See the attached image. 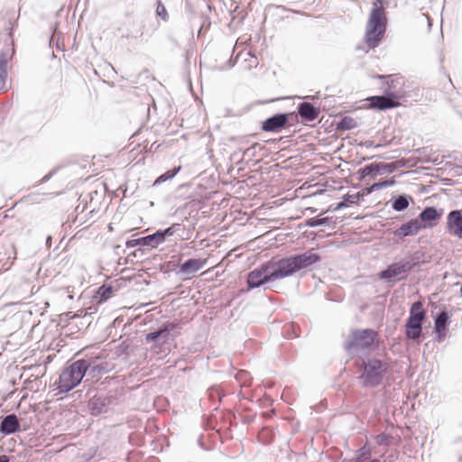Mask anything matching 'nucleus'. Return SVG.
<instances>
[{
  "label": "nucleus",
  "instance_id": "11",
  "mask_svg": "<svg viewBox=\"0 0 462 462\" xmlns=\"http://www.w3.org/2000/svg\"><path fill=\"white\" fill-rule=\"evenodd\" d=\"M375 78L383 80V92L391 94L395 99L401 102L402 99L406 97V91L403 88V78L393 75H376Z\"/></svg>",
  "mask_w": 462,
  "mask_h": 462
},
{
  "label": "nucleus",
  "instance_id": "48",
  "mask_svg": "<svg viewBox=\"0 0 462 462\" xmlns=\"http://www.w3.org/2000/svg\"><path fill=\"white\" fill-rule=\"evenodd\" d=\"M318 97L317 96H308L307 98L309 99H311V100H314L316 99Z\"/></svg>",
  "mask_w": 462,
  "mask_h": 462
},
{
  "label": "nucleus",
  "instance_id": "29",
  "mask_svg": "<svg viewBox=\"0 0 462 462\" xmlns=\"http://www.w3.org/2000/svg\"><path fill=\"white\" fill-rule=\"evenodd\" d=\"M376 170L377 169H376L375 162L367 164L364 168L359 169L357 171L358 180L362 181L368 176L372 177V178H375L378 175Z\"/></svg>",
  "mask_w": 462,
  "mask_h": 462
},
{
  "label": "nucleus",
  "instance_id": "40",
  "mask_svg": "<svg viewBox=\"0 0 462 462\" xmlns=\"http://www.w3.org/2000/svg\"><path fill=\"white\" fill-rule=\"evenodd\" d=\"M57 170L53 169L51 170L48 174H46L42 179H41L37 183H44L47 182L55 173Z\"/></svg>",
  "mask_w": 462,
  "mask_h": 462
},
{
  "label": "nucleus",
  "instance_id": "51",
  "mask_svg": "<svg viewBox=\"0 0 462 462\" xmlns=\"http://www.w3.org/2000/svg\"><path fill=\"white\" fill-rule=\"evenodd\" d=\"M266 432H269V430H263L262 432H261V435H263V434H264Z\"/></svg>",
  "mask_w": 462,
  "mask_h": 462
},
{
  "label": "nucleus",
  "instance_id": "7",
  "mask_svg": "<svg viewBox=\"0 0 462 462\" xmlns=\"http://www.w3.org/2000/svg\"><path fill=\"white\" fill-rule=\"evenodd\" d=\"M181 225L174 223L164 229H158L155 232L149 234L139 238L131 239L126 241L125 245L127 248L135 246H143L147 249H155L166 242L167 238L172 236L177 231L180 229Z\"/></svg>",
  "mask_w": 462,
  "mask_h": 462
},
{
  "label": "nucleus",
  "instance_id": "37",
  "mask_svg": "<svg viewBox=\"0 0 462 462\" xmlns=\"http://www.w3.org/2000/svg\"><path fill=\"white\" fill-rule=\"evenodd\" d=\"M376 443L379 445H389L391 443L390 437L386 434H380L375 437Z\"/></svg>",
  "mask_w": 462,
  "mask_h": 462
},
{
  "label": "nucleus",
  "instance_id": "44",
  "mask_svg": "<svg viewBox=\"0 0 462 462\" xmlns=\"http://www.w3.org/2000/svg\"><path fill=\"white\" fill-rule=\"evenodd\" d=\"M227 65H228V68H233L235 65H236V60H233L232 58H230L228 60H227Z\"/></svg>",
  "mask_w": 462,
  "mask_h": 462
},
{
  "label": "nucleus",
  "instance_id": "16",
  "mask_svg": "<svg viewBox=\"0 0 462 462\" xmlns=\"http://www.w3.org/2000/svg\"><path fill=\"white\" fill-rule=\"evenodd\" d=\"M447 231L453 236L462 239V211L451 210L447 217Z\"/></svg>",
  "mask_w": 462,
  "mask_h": 462
},
{
  "label": "nucleus",
  "instance_id": "26",
  "mask_svg": "<svg viewBox=\"0 0 462 462\" xmlns=\"http://www.w3.org/2000/svg\"><path fill=\"white\" fill-rule=\"evenodd\" d=\"M304 226H309V227L328 226L329 227L334 228L336 226V221L333 219L332 217H314L306 219Z\"/></svg>",
  "mask_w": 462,
  "mask_h": 462
},
{
  "label": "nucleus",
  "instance_id": "15",
  "mask_svg": "<svg viewBox=\"0 0 462 462\" xmlns=\"http://www.w3.org/2000/svg\"><path fill=\"white\" fill-rule=\"evenodd\" d=\"M441 217L437 208L433 206L425 207L416 217L417 221L420 225L421 229L431 228L435 226Z\"/></svg>",
  "mask_w": 462,
  "mask_h": 462
},
{
  "label": "nucleus",
  "instance_id": "4",
  "mask_svg": "<svg viewBox=\"0 0 462 462\" xmlns=\"http://www.w3.org/2000/svg\"><path fill=\"white\" fill-rule=\"evenodd\" d=\"M277 269L282 279L292 276L298 272L309 269L321 262V256L315 252L314 248L306 250L300 254H294L276 261Z\"/></svg>",
  "mask_w": 462,
  "mask_h": 462
},
{
  "label": "nucleus",
  "instance_id": "55",
  "mask_svg": "<svg viewBox=\"0 0 462 462\" xmlns=\"http://www.w3.org/2000/svg\"><path fill=\"white\" fill-rule=\"evenodd\" d=\"M38 186V184H34L33 186L31 187V189H34Z\"/></svg>",
  "mask_w": 462,
  "mask_h": 462
},
{
  "label": "nucleus",
  "instance_id": "34",
  "mask_svg": "<svg viewBox=\"0 0 462 462\" xmlns=\"http://www.w3.org/2000/svg\"><path fill=\"white\" fill-rule=\"evenodd\" d=\"M155 14L157 17L161 18L163 22H168L170 19L168 11L161 0L156 1Z\"/></svg>",
  "mask_w": 462,
  "mask_h": 462
},
{
  "label": "nucleus",
  "instance_id": "23",
  "mask_svg": "<svg viewBox=\"0 0 462 462\" xmlns=\"http://www.w3.org/2000/svg\"><path fill=\"white\" fill-rule=\"evenodd\" d=\"M19 430V421L14 414L6 415L0 421V432L5 435H10Z\"/></svg>",
  "mask_w": 462,
  "mask_h": 462
},
{
  "label": "nucleus",
  "instance_id": "20",
  "mask_svg": "<svg viewBox=\"0 0 462 462\" xmlns=\"http://www.w3.org/2000/svg\"><path fill=\"white\" fill-rule=\"evenodd\" d=\"M364 190L362 189L359 192L355 194H346L342 197V200L338 203L332 204L328 207L327 212H335L345 208L349 207L350 205H357L361 199L365 197Z\"/></svg>",
  "mask_w": 462,
  "mask_h": 462
},
{
  "label": "nucleus",
  "instance_id": "53",
  "mask_svg": "<svg viewBox=\"0 0 462 462\" xmlns=\"http://www.w3.org/2000/svg\"><path fill=\"white\" fill-rule=\"evenodd\" d=\"M34 194H35V192H32V193L31 192V193H30V196H31V197H32V195H34ZM32 199H32V198H31V200H32Z\"/></svg>",
  "mask_w": 462,
  "mask_h": 462
},
{
  "label": "nucleus",
  "instance_id": "13",
  "mask_svg": "<svg viewBox=\"0 0 462 462\" xmlns=\"http://www.w3.org/2000/svg\"><path fill=\"white\" fill-rule=\"evenodd\" d=\"M367 101L371 108L378 111H384L401 106L400 101L386 92H383V95L369 97Z\"/></svg>",
  "mask_w": 462,
  "mask_h": 462
},
{
  "label": "nucleus",
  "instance_id": "45",
  "mask_svg": "<svg viewBox=\"0 0 462 462\" xmlns=\"http://www.w3.org/2000/svg\"><path fill=\"white\" fill-rule=\"evenodd\" d=\"M45 243H46V246H47L48 248H49V247H51V236H48L46 237V241H45Z\"/></svg>",
  "mask_w": 462,
  "mask_h": 462
},
{
  "label": "nucleus",
  "instance_id": "52",
  "mask_svg": "<svg viewBox=\"0 0 462 462\" xmlns=\"http://www.w3.org/2000/svg\"><path fill=\"white\" fill-rule=\"evenodd\" d=\"M88 404L96 405V404H97V402H92L91 401H88Z\"/></svg>",
  "mask_w": 462,
  "mask_h": 462
},
{
  "label": "nucleus",
  "instance_id": "3",
  "mask_svg": "<svg viewBox=\"0 0 462 462\" xmlns=\"http://www.w3.org/2000/svg\"><path fill=\"white\" fill-rule=\"evenodd\" d=\"M386 0H375L366 23L365 42L371 49L377 47L386 32L387 17L383 6Z\"/></svg>",
  "mask_w": 462,
  "mask_h": 462
},
{
  "label": "nucleus",
  "instance_id": "43",
  "mask_svg": "<svg viewBox=\"0 0 462 462\" xmlns=\"http://www.w3.org/2000/svg\"><path fill=\"white\" fill-rule=\"evenodd\" d=\"M57 27H58V23H55L54 25L51 26V36L50 38V44H51L53 42L54 37L57 33Z\"/></svg>",
  "mask_w": 462,
  "mask_h": 462
},
{
  "label": "nucleus",
  "instance_id": "49",
  "mask_svg": "<svg viewBox=\"0 0 462 462\" xmlns=\"http://www.w3.org/2000/svg\"><path fill=\"white\" fill-rule=\"evenodd\" d=\"M34 287H35V286L31 287V296H32V295H33V290H34Z\"/></svg>",
  "mask_w": 462,
  "mask_h": 462
},
{
  "label": "nucleus",
  "instance_id": "21",
  "mask_svg": "<svg viewBox=\"0 0 462 462\" xmlns=\"http://www.w3.org/2000/svg\"><path fill=\"white\" fill-rule=\"evenodd\" d=\"M206 262L207 261L205 259L189 258L182 263L179 264L180 270L177 273L185 275L194 274L204 267Z\"/></svg>",
  "mask_w": 462,
  "mask_h": 462
},
{
  "label": "nucleus",
  "instance_id": "28",
  "mask_svg": "<svg viewBox=\"0 0 462 462\" xmlns=\"http://www.w3.org/2000/svg\"><path fill=\"white\" fill-rule=\"evenodd\" d=\"M394 183H395V180H393V178L387 179V180H380L379 181L374 182V184L364 188L363 190H364L365 195H369L375 190L393 186Z\"/></svg>",
  "mask_w": 462,
  "mask_h": 462
},
{
  "label": "nucleus",
  "instance_id": "1",
  "mask_svg": "<svg viewBox=\"0 0 462 462\" xmlns=\"http://www.w3.org/2000/svg\"><path fill=\"white\" fill-rule=\"evenodd\" d=\"M88 372L92 377H95L107 372V370L99 365H96L91 359L80 358L63 368L55 384H58L60 393H68L80 383Z\"/></svg>",
  "mask_w": 462,
  "mask_h": 462
},
{
  "label": "nucleus",
  "instance_id": "31",
  "mask_svg": "<svg viewBox=\"0 0 462 462\" xmlns=\"http://www.w3.org/2000/svg\"><path fill=\"white\" fill-rule=\"evenodd\" d=\"M356 127H357V123L350 116H344L337 123V129L338 130H352Z\"/></svg>",
  "mask_w": 462,
  "mask_h": 462
},
{
  "label": "nucleus",
  "instance_id": "24",
  "mask_svg": "<svg viewBox=\"0 0 462 462\" xmlns=\"http://www.w3.org/2000/svg\"><path fill=\"white\" fill-rule=\"evenodd\" d=\"M413 202V199L411 195L408 194H400L397 196H393L389 200L392 208L396 212H402L407 209L410 204Z\"/></svg>",
  "mask_w": 462,
  "mask_h": 462
},
{
  "label": "nucleus",
  "instance_id": "42",
  "mask_svg": "<svg viewBox=\"0 0 462 462\" xmlns=\"http://www.w3.org/2000/svg\"><path fill=\"white\" fill-rule=\"evenodd\" d=\"M246 55L251 57L250 63L248 65V69H252L253 67H256L257 64H258L257 58L253 56L251 54V52H249V51L246 52Z\"/></svg>",
  "mask_w": 462,
  "mask_h": 462
},
{
  "label": "nucleus",
  "instance_id": "6",
  "mask_svg": "<svg viewBox=\"0 0 462 462\" xmlns=\"http://www.w3.org/2000/svg\"><path fill=\"white\" fill-rule=\"evenodd\" d=\"M427 312L420 300L413 302L409 310V317L405 322V337L409 340L420 343L424 337L423 325Z\"/></svg>",
  "mask_w": 462,
  "mask_h": 462
},
{
  "label": "nucleus",
  "instance_id": "50",
  "mask_svg": "<svg viewBox=\"0 0 462 462\" xmlns=\"http://www.w3.org/2000/svg\"><path fill=\"white\" fill-rule=\"evenodd\" d=\"M137 252H143V250H142V249H137V250L134 253V256H136V253H137Z\"/></svg>",
  "mask_w": 462,
  "mask_h": 462
},
{
  "label": "nucleus",
  "instance_id": "17",
  "mask_svg": "<svg viewBox=\"0 0 462 462\" xmlns=\"http://www.w3.org/2000/svg\"><path fill=\"white\" fill-rule=\"evenodd\" d=\"M297 113L301 119V122L306 125L307 123L313 122L319 116L320 108L315 106L310 102H302L297 106Z\"/></svg>",
  "mask_w": 462,
  "mask_h": 462
},
{
  "label": "nucleus",
  "instance_id": "30",
  "mask_svg": "<svg viewBox=\"0 0 462 462\" xmlns=\"http://www.w3.org/2000/svg\"><path fill=\"white\" fill-rule=\"evenodd\" d=\"M180 171V166L171 168V170L165 171L164 173H162L159 177H157L156 180H154L152 186L153 187L159 186V185L162 184L163 182L173 179L179 173Z\"/></svg>",
  "mask_w": 462,
  "mask_h": 462
},
{
  "label": "nucleus",
  "instance_id": "25",
  "mask_svg": "<svg viewBox=\"0 0 462 462\" xmlns=\"http://www.w3.org/2000/svg\"><path fill=\"white\" fill-rule=\"evenodd\" d=\"M402 274H404L402 272V266L398 262L393 263L387 266L384 270L379 273V277L384 281H391L394 277H398Z\"/></svg>",
  "mask_w": 462,
  "mask_h": 462
},
{
  "label": "nucleus",
  "instance_id": "35",
  "mask_svg": "<svg viewBox=\"0 0 462 462\" xmlns=\"http://www.w3.org/2000/svg\"><path fill=\"white\" fill-rule=\"evenodd\" d=\"M113 286L107 283L103 284L98 289V295L101 300H108L113 294Z\"/></svg>",
  "mask_w": 462,
  "mask_h": 462
},
{
  "label": "nucleus",
  "instance_id": "33",
  "mask_svg": "<svg viewBox=\"0 0 462 462\" xmlns=\"http://www.w3.org/2000/svg\"><path fill=\"white\" fill-rule=\"evenodd\" d=\"M208 398L211 402L218 401L221 402L225 393L218 386H212L208 390Z\"/></svg>",
  "mask_w": 462,
  "mask_h": 462
},
{
  "label": "nucleus",
  "instance_id": "54",
  "mask_svg": "<svg viewBox=\"0 0 462 462\" xmlns=\"http://www.w3.org/2000/svg\"><path fill=\"white\" fill-rule=\"evenodd\" d=\"M459 292H460V296L462 297V284H461Z\"/></svg>",
  "mask_w": 462,
  "mask_h": 462
},
{
  "label": "nucleus",
  "instance_id": "9",
  "mask_svg": "<svg viewBox=\"0 0 462 462\" xmlns=\"http://www.w3.org/2000/svg\"><path fill=\"white\" fill-rule=\"evenodd\" d=\"M352 338L344 342V348L346 351L354 347L368 348L375 344L377 332L373 328L355 329L351 333Z\"/></svg>",
  "mask_w": 462,
  "mask_h": 462
},
{
  "label": "nucleus",
  "instance_id": "18",
  "mask_svg": "<svg viewBox=\"0 0 462 462\" xmlns=\"http://www.w3.org/2000/svg\"><path fill=\"white\" fill-rule=\"evenodd\" d=\"M420 225L417 221L416 217L411 218L409 221L402 224L399 227L393 231V235L399 238L403 239L406 236H413L421 231Z\"/></svg>",
  "mask_w": 462,
  "mask_h": 462
},
{
  "label": "nucleus",
  "instance_id": "19",
  "mask_svg": "<svg viewBox=\"0 0 462 462\" xmlns=\"http://www.w3.org/2000/svg\"><path fill=\"white\" fill-rule=\"evenodd\" d=\"M29 383V378L23 379V386L21 389H13L7 393H1V400L3 402H10V404H21L28 397V389L26 384Z\"/></svg>",
  "mask_w": 462,
  "mask_h": 462
},
{
  "label": "nucleus",
  "instance_id": "36",
  "mask_svg": "<svg viewBox=\"0 0 462 462\" xmlns=\"http://www.w3.org/2000/svg\"><path fill=\"white\" fill-rule=\"evenodd\" d=\"M49 304L47 302H44V306H48ZM46 307H39L38 303H35V300H31V310L30 313L32 315L33 313H37L39 315H42L43 313V310Z\"/></svg>",
  "mask_w": 462,
  "mask_h": 462
},
{
  "label": "nucleus",
  "instance_id": "38",
  "mask_svg": "<svg viewBox=\"0 0 462 462\" xmlns=\"http://www.w3.org/2000/svg\"><path fill=\"white\" fill-rule=\"evenodd\" d=\"M398 263L402 266V272L404 273V274H407L409 272H411L413 269L407 259H403L402 261H399Z\"/></svg>",
  "mask_w": 462,
  "mask_h": 462
},
{
  "label": "nucleus",
  "instance_id": "5",
  "mask_svg": "<svg viewBox=\"0 0 462 462\" xmlns=\"http://www.w3.org/2000/svg\"><path fill=\"white\" fill-rule=\"evenodd\" d=\"M389 365L375 357L362 359L361 374L358 376L362 386L376 387L383 383L389 371Z\"/></svg>",
  "mask_w": 462,
  "mask_h": 462
},
{
  "label": "nucleus",
  "instance_id": "8",
  "mask_svg": "<svg viewBox=\"0 0 462 462\" xmlns=\"http://www.w3.org/2000/svg\"><path fill=\"white\" fill-rule=\"evenodd\" d=\"M277 262L271 261L262 263L247 274L246 283L248 290L259 288L270 282L282 279L280 271L277 269Z\"/></svg>",
  "mask_w": 462,
  "mask_h": 462
},
{
  "label": "nucleus",
  "instance_id": "2",
  "mask_svg": "<svg viewBox=\"0 0 462 462\" xmlns=\"http://www.w3.org/2000/svg\"><path fill=\"white\" fill-rule=\"evenodd\" d=\"M16 19L14 11L0 13V35L5 37V44L0 51V90L5 87L7 62L14 55L13 31Z\"/></svg>",
  "mask_w": 462,
  "mask_h": 462
},
{
  "label": "nucleus",
  "instance_id": "27",
  "mask_svg": "<svg viewBox=\"0 0 462 462\" xmlns=\"http://www.w3.org/2000/svg\"><path fill=\"white\" fill-rule=\"evenodd\" d=\"M376 171L378 175H383L386 173H392L396 171L399 167L403 166V163H401L399 161L393 162H375Z\"/></svg>",
  "mask_w": 462,
  "mask_h": 462
},
{
  "label": "nucleus",
  "instance_id": "39",
  "mask_svg": "<svg viewBox=\"0 0 462 462\" xmlns=\"http://www.w3.org/2000/svg\"><path fill=\"white\" fill-rule=\"evenodd\" d=\"M248 376L249 374L246 371H240L236 375V379L245 383L248 380Z\"/></svg>",
  "mask_w": 462,
  "mask_h": 462
},
{
  "label": "nucleus",
  "instance_id": "32",
  "mask_svg": "<svg viewBox=\"0 0 462 462\" xmlns=\"http://www.w3.org/2000/svg\"><path fill=\"white\" fill-rule=\"evenodd\" d=\"M424 256L425 255L422 252L416 251L413 254H411L409 257H407L406 259L411 263L412 268H415V267L420 266L421 264H423L425 263Z\"/></svg>",
  "mask_w": 462,
  "mask_h": 462
},
{
  "label": "nucleus",
  "instance_id": "56",
  "mask_svg": "<svg viewBox=\"0 0 462 462\" xmlns=\"http://www.w3.org/2000/svg\"><path fill=\"white\" fill-rule=\"evenodd\" d=\"M318 404H319V405H321V404H323V402H322V401H320Z\"/></svg>",
  "mask_w": 462,
  "mask_h": 462
},
{
  "label": "nucleus",
  "instance_id": "14",
  "mask_svg": "<svg viewBox=\"0 0 462 462\" xmlns=\"http://www.w3.org/2000/svg\"><path fill=\"white\" fill-rule=\"evenodd\" d=\"M289 122V115L286 113H277L266 118L261 125V130L267 133H279Z\"/></svg>",
  "mask_w": 462,
  "mask_h": 462
},
{
  "label": "nucleus",
  "instance_id": "12",
  "mask_svg": "<svg viewBox=\"0 0 462 462\" xmlns=\"http://www.w3.org/2000/svg\"><path fill=\"white\" fill-rule=\"evenodd\" d=\"M434 319L433 333L435 334L434 340L437 343H442L448 331V327L451 323V315L444 308L432 315Z\"/></svg>",
  "mask_w": 462,
  "mask_h": 462
},
{
  "label": "nucleus",
  "instance_id": "46",
  "mask_svg": "<svg viewBox=\"0 0 462 462\" xmlns=\"http://www.w3.org/2000/svg\"><path fill=\"white\" fill-rule=\"evenodd\" d=\"M0 462H9L8 457L5 456V455H1L0 456Z\"/></svg>",
  "mask_w": 462,
  "mask_h": 462
},
{
  "label": "nucleus",
  "instance_id": "41",
  "mask_svg": "<svg viewBox=\"0 0 462 462\" xmlns=\"http://www.w3.org/2000/svg\"><path fill=\"white\" fill-rule=\"evenodd\" d=\"M257 144L252 145L251 147L246 148L243 152V155L246 157H251L254 155V148Z\"/></svg>",
  "mask_w": 462,
  "mask_h": 462
},
{
  "label": "nucleus",
  "instance_id": "47",
  "mask_svg": "<svg viewBox=\"0 0 462 462\" xmlns=\"http://www.w3.org/2000/svg\"><path fill=\"white\" fill-rule=\"evenodd\" d=\"M120 347H122V353H126L128 346H121Z\"/></svg>",
  "mask_w": 462,
  "mask_h": 462
},
{
  "label": "nucleus",
  "instance_id": "10",
  "mask_svg": "<svg viewBox=\"0 0 462 462\" xmlns=\"http://www.w3.org/2000/svg\"><path fill=\"white\" fill-rule=\"evenodd\" d=\"M180 328L179 324L165 322L158 328L145 335V342L152 343L151 348L156 349L166 344L170 338L171 332Z\"/></svg>",
  "mask_w": 462,
  "mask_h": 462
},
{
  "label": "nucleus",
  "instance_id": "22",
  "mask_svg": "<svg viewBox=\"0 0 462 462\" xmlns=\"http://www.w3.org/2000/svg\"><path fill=\"white\" fill-rule=\"evenodd\" d=\"M46 373V361L37 365H31V391L38 392L42 386V381H39Z\"/></svg>",
  "mask_w": 462,
  "mask_h": 462
}]
</instances>
